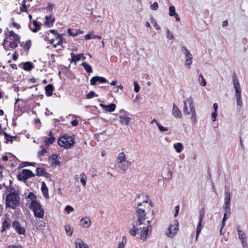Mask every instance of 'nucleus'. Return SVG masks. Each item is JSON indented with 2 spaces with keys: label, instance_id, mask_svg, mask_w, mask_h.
<instances>
[{
  "label": "nucleus",
  "instance_id": "obj_18",
  "mask_svg": "<svg viewBox=\"0 0 248 248\" xmlns=\"http://www.w3.org/2000/svg\"><path fill=\"white\" fill-rule=\"evenodd\" d=\"M75 244L76 248H89L88 245L84 243L80 239H77Z\"/></svg>",
  "mask_w": 248,
  "mask_h": 248
},
{
  "label": "nucleus",
  "instance_id": "obj_28",
  "mask_svg": "<svg viewBox=\"0 0 248 248\" xmlns=\"http://www.w3.org/2000/svg\"><path fill=\"white\" fill-rule=\"evenodd\" d=\"M173 147L178 153H181L184 148L183 145L180 142H177L174 144Z\"/></svg>",
  "mask_w": 248,
  "mask_h": 248
},
{
  "label": "nucleus",
  "instance_id": "obj_29",
  "mask_svg": "<svg viewBox=\"0 0 248 248\" xmlns=\"http://www.w3.org/2000/svg\"><path fill=\"white\" fill-rule=\"evenodd\" d=\"M64 228H65V230L66 234L69 236H72L73 234V227L68 224V225H65Z\"/></svg>",
  "mask_w": 248,
  "mask_h": 248
},
{
  "label": "nucleus",
  "instance_id": "obj_47",
  "mask_svg": "<svg viewBox=\"0 0 248 248\" xmlns=\"http://www.w3.org/2000/svg\"><path fill=\"white\" fill-rule=\"evenodd\" d=\"M157 125L158 127L159 131L161 132H163L168 130V128L162 126L158 123H157Z\"/></svg>",
  "mask_w": 248,
  "mask_h": 248
},
{
  "label": "nucleus",
  "instance_id": "obj_15",
  "mask_svg": "<svg viewBox=\"0 0 248 248\" xmlns=\"http://www.w3.org/2000/svg\"><path fill=\"white\" fill-rule=\"evenodd\" d=\"M172 114L176 118H181L182 116L181 110L174 103L173 104Z\"/></svg>",
  "mask_w": 248,
  "mask_h": 248
},
{
  "label": "nucleus",
  "instance_id": "obj_1",
  "mask_svg": "<svg viewBox=\"0 0 248 248\" xmlns=\"http://www.w3.org/2000/svg\"><path fill=\"white\" fill-rule=\"evenodd\" d=\"M137 220L135 224H134L130 231V234L135 236L138 234H140V238L142 240H145L150 229H152L151 220H147L146 224L144 222L146 220V213L144 210L141 208H137L136 211Z\"/></svg>",
  "mask_w": 248,
  "mask_h": 248
},
{
  "label": "nucleus",
  "instance_id": "obj_3",
  "mask_svg": "<svg viewBox=\"0 0 248 248\" xmlns=\"http://www.w3.org/2000/svg\"><path fill=\"white\" fill-rule=\"evenodd\" d=\"M31 210L33 211L35 217L43 218L44 211L41 204L36 201L33 200L29 206Z\"/></svg>",
  "mask_w": 248,
  "mask_h": 248
},
{
  "label": "nucleus",
  "instance_id": "obj_16",
  "mask_svg": "<svg viewBox=\"0 0 248 248\" xmlns=\"http://www.w3.org/2000/svg\"><path fill=\"white\" fill-rule=\"evenodd\" d=\"M100 106L104 110L108 112H112L116 108V105L114 103H111L108 105L100 104Z\"/></svg>",
  "mask_w": 248,
  "mask_h": 248
},
{
  "label": "nucleus",
  "instance_id": "obj_49",
  "mask_svg": "<svg viewBox=\"0 0 248 248\" xmlns=\"http://www.w3.org/2000/svg\"><path fill=\"white\" fill-rule=\"evenodd\" d=\"M167 37L169 40H172L174 39L172 33L168 29H167Z\"/></svg>",
  "mask_w": 248,
  "mask_h": 248
},
{
  "label": "nucleus",
  "instance_id": "obj_50",
  "mask_svg": "<svg viewBox=\"0 0 248 248\" xmlns=\"http://www.w3.org/2000/svg\"><path fill=\"white\" fill-rule=\"evenodd\" d=\"M134 85L135 92L136 93H138L140 89V85H139L138 83L136 81L134 82Z\"/></svg>",
  "mask_w": 248,
  "mask_h": 248
},
{
  "label": "nucleus",
  "instance_id": "obj_37",
  "mask_svg": "<svg viewBox=\"0 0 248 248\" xmlns=\"http://www.w3.org/2000/svg\"><path fill=\"white\" fill-rule=\"evenodd\" d=\"M236 98V103L238 106L241 107L243 104L242 97H241V93L240 94H235Z\"/></svg>",
  "mask_w": 248,
  "mask_h": 248
},
{
  "label": "nucleus",
  "instance_id": "obj_39",
  "mask_svg": "<svg viewBox=\"0 0 248 248\" xmlns=\"http://www.w3.org/2000/svg\"><path fill=\"white\" fill-rule=\"evenodd\" d=\"M80 182L83 186H85L86 184L87 177L84 173L80 174Z\"/></svg>",
  "mask_w": 248,
  "mask_h": 248
},
{
  "label": "nucleus",
  "instance_id": "obj_63",
  "mask_svg": "<svg viewBox=\"0 0 248 248\" xmlns=\"http://www.w3.org/2000/svg\"><path fill=\"white\" fill-rule=\"evenodd\" d=\"M12 25H13V26L15 28H16V29H19V28H20V25H19V24H18V23H16V22H14V21H13V22H12Z\"/></svg>",
  "mask_w": 248,
  "mask_h": 248
},
{
  "label": "nucleus",
  "instance_id": "obj_6",
  "mask_svg": "<svg viewBox=\"0 0 248 248\" xmlns=\"http://www.w3.org/2000/svg\"><path fill=\"white\" fill-rule=\"evenodd\" d=\"M179 223L177 220H174L173 224L170 225L169 228V233L167 235L171 238H172L177 233L179 229Z\"/></svg>",
  "mask_w": 248,
  "mask_h": 248
},
{
  "label": "nucleus",
  "instance_id": "obj_22",
  "mask_svg": "<svg viewBox=\"0 0 248 248\" xmlns=\"http://www.w3.org/2000/svg\"><path fill=\"white\" fill-rule=\"evenodd\" d=\"M54 89V86L52 84H48L45 87L46 94L47 96H50L52 95L53 91Z\"/></svg>",
  "mask_w": 248,
  "mask_h": 248
},
{
  "label": "nucleus",
  "instance_id": "obj_62",
  "mask_svg": "<svg viewBox=\"0 0 248 248\" xmlns=\"http://www.w3.org/2000/svg\"><path fill=\"white\" fill-rule=\"evenodd\" d=\"M92 31L90 32V33L87 34L85 36V40H89L91 38H92Z\"/></svg>",
  "mask_w": 248,
  "mask_h": 248
},
{
  "label": "nucleus",
  "instance_id": "obj_43",
  "mask_svg": "<svg viewBox=\"0 0 248 248\" xmlns=\"http://www.w3.org/2000/svg\"><path fill=\"white\" fill-rule=\"evenodd\" d=\"M46 223L43 221H38L36 223V228L37 229H40L41 228L45 227Z\"/></svg>",
  "mask_w": 248,
  "mask_h": 248
},
{
  "label": "nucleus",
  "instance_id": "obj_26",
  "mask_svg": "<svg viewBox=\"0 0 248 248\" xmlns=\"http://www.w3.org/2000/svg\"><path fill=\"white\" fill-rule=\"evenodd\" d=\"M125 155L124 152H121L119 154L117 157V162L118 164H120L122 163H123L125 161Z\"/></svg>",
  "mask_w": 248,
  "mask_h": 248
},
{
  "label": "nucleus",
  "instance_id": "obj_59",
  "mask_svg": "<svg viewBox=\"0 0 248 248\" xmlns=\"http://www.w3.org/2000/svg\"><path fill=\"white\" fill-rule=\"evenodd\" d=\"M22 164L23 165V167H26V166H29V165L34 166L35 163H30L28 162H24L22 163Z\"/></svg>",
  "mask_w": 248,
  "mask_h": 248
},
{
  "label": "nucleus",
  "instance_id": "obj_7",
  "mask_svg": "<svg viewBox=\"0 0 248 248\" xmlns=\"http://www.w3.org/2000/svg\"><path fill=\"white\" fill-rule=\"evenodd\" d=\"M182 50L184 52L185 55V64L190 67L192 62L193 56L186 46H182Z\"/></svg>",
  "mask_w": 248,
  "mask_h": 248
},
{
  "label": "nucleus",
  "instance_id": "obj_30",
  "mask_svg": "<svg viewBox=\"0 0 248 248\" xmlns=\"http://www.w3.org/2000/svg\"><path fill=\"white\" fill-rule=\"evenodd\" d=\"M81 65L83 66L86 71L88 73L93 72V69L92 66L86 62H83Z\"/></svg>",
  "mask_w": 248,
  "mask_h": 248
},
{
  "label": "nucleus",
  "instance_id": "obj_36",
  "mask_svg": "<svg viewBox=\"0 0 248 248\" xmlns=\"http://www.w3.org/2000/svg\"><path fill=\"white\" fill-rule=\"evenodd\" d=\"M183 102H184V108H183L184 114L185 115H189L191 111L190 112L188 111V108L186 105L187 102H188L187 99L186 100H184L183 101Z\"/></svg>",
  "mask_w": 248,
  "mask_h": 248
},
{
  "label": "nucleus",
  "instance_id": "obj_9",
  "mask_svg": "<svg viewBox=\"0 0 248 248\" xmlns=\"http://www.w3.org/2000/svg\"><path fill=\"white\" fill-rule=\"evenodd\" d=\"M12 227L16 231V232L19 234H25L26 230L25 228L21 226L19 222L17 221H14L12 224Z\"/></svg>",
  "mask_w": 248,
  "mask_h": 248
},
{
  "label": "nucleus",
  "instance_id": "obj_13",
  "mask_svg": "<svg viewBox=\"0 0 248 248\" xmlns=\"http://www.w3.org/2000/svg\"><path fill=\"white\" fill-rule=\"evenodd\" d=\"M232 79H233V87L235 90V94H240L241 90H240V85L238 82V80L237 78L236 75L235 73H234L232 75Z\"/></svg>",
  "mask_w": 248,
  "mask_h": 248
},
{
  "label": "nucleus",
  "instance_id": "obj_54",
  "mask_svg": "<svg viewBox=\"0 0 248 248\" xmlns=\"http://www.w3.org/2000/svg\"><path fill=\"white\" fill-rule=\"evenodd\" d=\"M152 23L153 24L154 27L156 30H159L160 29V27L157 24V23H156V21L155 19L152 20Z\"/></svg>",
  "mask_w": 248,
  "mask_h": 248
},
{
  "label": "nucleus",
  "instance_id": "obj_19",
  "mask_svg": "<svg viewBox=\"0 0 248 248\" xmlns=\"http://www.w3.org/2000/svg\"><path fill=\"white\" fill-rule=\"evenodd\" d=\"M80 223L83 228H88L91 225V221L90 219L88 217L83 218L80 219Z\"/></svg>",
  "mask_w": 248,
  "mask_h": 248
},
{
  "label": "nucleus",
  "instance_id": "obj_44",
  "mask_svg": "<svg viewBox=\"0 0 248 248\" xmlns=\"http://www.w3.org/2000/svg\"><path fill=\"white\" fill-rule=\"evenodd\" d=\"M177 14L175 12V8L173 6H170L169 7V16H173Z\"/></svg>",
  "mask_w": 248,
  "mask_h": 248
},
{
  "label": "nucleus",
  "instance_id": "obj_40",
  "mask_svg": "<svg viewBox=\"0 0 248 248\" xmlns=\"http://www.w3.org/2000/svg\"><path fill=\"white\" fill-rule=\"evenodd\" d=\"M205 217V211L204 210V208H202L199 211V220H200L201 221H202L203 218Z\"/></svg>",
  "mask_w": 248,
  "mask_h": 248
},
{
  "label": "nucleus",
  "instance_id": "obj_34",
  "mask_svg": "<svg viewBox=\"0 0 248 248\" xmlns=\"http://www.w3.org/2000/svg\"><path fill=\"white\" fill-rule=\"evenodd\" d=\"M198 81L202 86H205L206 85V81L202 74L199 76Z\"/></svg>",
  "mask_w": 248,
  "mask_h": 248
},
{
  "label": "nucleus",
  "instance_id": "obj_64",
  "mask_svg": "<svg viewBox=\"0 0 248 248\" xmlns=\"http://www.w3.org/2000/svg\"><path fill=\"white\" fill-rule=\"evenodd\" d=\"M28 198L31 199H33L35 198V195L32 192H30L28 195Z\"/></svg>",
  "mask_w": 248,
  "mask_h": 248
},
{
  "label": "nucleus",
  "instance_id": "obj_4",
  "mask_svg": "<svg viewBox=\"0 0 248 248\" xmlns=\"http://www.w3.org/2000/svg\"><path fill=\"white\" fill-rule=\"evenodd\" d=\"M75 143L74 138L67 134L64 135L58 140V144L60 146L69 149Z\"/></svg>",
  "mask_w": 248,
  "mask_h": 248
},
{
  "label": "nucleus",
  "instance_id": "obj_52",
  "mask_svg": "<svg viewBox=\"0 0 248 248\" xmlns=\"http://www.w3.org/2000/svg\"><path fill=\"white\" fill-rule=\"evenodd\" d=\"M158 8V3L156 2H154L150 6L151 9L152 10H156Z\"/></svg>",
  "mask_w": 248,
  "mask_h": 248
},
{
  "label": "nucleus",
  "instance_id": "obj_53",
  "mask_svg": "<svg viewBox=\"0 0 248 248\" xmlns=\"http://www.w3.org/2000/svg\"><path fill=\"white\" fill-rule=\"evenodd\" d=\"M23 5L20 8V11H22V12H27L28 9H27V6L25 5V1L24 0L23 1Z\"/></svg>",
  "mask_w": 248,
  "mask_h": 248
},
{
  "label": "nucleus",
  "instance_id": "obj_46",
  "mask_svg": "<svg viewBox=\"0 0 248 248\" xmlns=\"http://www.w3.org/2000/svg\"><path fill=\"white\" fill-rule=\"evenodd\" d=\"M94 96H98V95L97 94H96L95 92L92 91H90L87 95H86V97L88 98V99H91V98H93V97Z\"/></svg>",
  "mask_w": 248,
  "mask_h": 248
},
{
  "label": "nucleus",
  "instance_id": "obj_20",
  "mask_svg": "<svg viewBox=\"0 0 248 248\" xmlns=\"http://www.w3.org/2000/svg\"><path fill=\"white\" fill-rule=\"evenodd\" d=\"M23 66L22 68L27 71H30L34 68V65L31 62H27L22 63Z\"/></svg>",
  "mask_w": 248,
  "mask_h": 248
},
{
  "label": "nucleus",
  "instance_id": "obj_11",
  "mask_svg": "<svg viewBox=\"0 0 248 248\" xmlns=\"http://www.w3.org/2000/svg\"><path fill=\"white\" fill-rule=\"evenodd\" d=\"M129 162L128 161L125 162L124 163L117 164L115 165L116 170L118 172L120 173H124L128 168Z\"/></svg>",
  "mask_w": 248,
  "mask_h": 248
},
{
  "label": "nucleus",
  "instance_id": "obj_56",
  "mask_svg": "<svg viewBox=\"0 0 248 248\" xmlns=\"http://www.w3.org/2000/svg\"><path fill=\"white\" fill-rule=\"evenodd\" d=\"M68 32L69 34V35L72 36H76L78 35V31H76V32H73L72 31V30L70 29H68Z\"/></svg>",
  "mask_w": 248,
  "mask_h": 248
},
{
  "label": "nucleus",
  "instance_id": "obj_55",
  "mask_svg": "<svg viewBox=\"0 0 248 248\" xmlns=\"http://www.w3.org/2000/svg\"><path fill=\"white\" fill-rule=\"evenodd\" d=\"M65 210L69 213L74 211V208L70 205H67L65 208Z\"/></svg>",
  "mask_w": 248,
  "mask_h": 248
},
{
  "label": "nucleus",
  "instance_id": "obj_5",
  "mask_svg": "<svg viewBox=\"0 0 248 248\" xmlns=\"http://www.w3.org/2000/svg\"><path fill=\"white\" fill-rule=\"evenodd\" d=\"M34 176L35 174L31 170L24 169L22 170L21 173H19L17 175V178L18 180L25 183L29 178Z\"/></svg>",
  "mask_w": 248,
  "mask_h": 248
},
{
  "label": "nucleus",
  "instance_id": "obj_17",
  "mask_svg": "<svg viewBox=\"0 0 248 248\" xmlns=\"http://www.w3.org/2000/svg\"><path fill=\"white\" fill-rule=\"evenodd\" d=\"M11 220L9 218H6L3 222H2V229L1 232H3L6 231L7 230L9 229L11 226Z\"/></svg>",
  "mask_w": 248,
  "mask_h": 248
},
{
  "label": "nucleus",
  "instance_id": "obj_27",
  "mask_svg": "<svg viewBox=\"0 0 248 248\" xmlns=\"http://www.w3.org/2000/svg\"><path fill=\"white\" fill-rule=\"evenodd\" d=\"M45 145L46 147H48L50 144L53 143L56 139L53 136H51L50 138L45 137Z\"/></svg>",
  "mask_w": 248,
  "mask_h": 248
},
{
  "label": "nucleus",
  "instance_id": "obj_33",
  "mask_svg": "<svg viewBox=\"0 0 248 248\" xmlns=\"http://www.w3.org/2000/svg\"><path fill=\"white\" fill-rule=\"evenodd\" d=\"M9 36L10 37H13L14 41H18L20 40V36L14 32L13 31H9Z\"/></svg>",
  "mask_w": 248,
  "mask_h": 248
},
{
  "label": "nucleus",
  "instance_id": "obj_35",
  "mask_svg": "<svg viewBox=\"0 0 248 248\" xmlns=\"http://www.w3.org/2000/svg\"><path fill=\"white\" fill-rule=\"evenodd\" d=\"M33 24L35 26V28L32 30V31L33 32H36L41 29L40 25L36 20H34L33 21Z\"/></svg>",
  "mask_w": 248,
  "mask_h": 248
},
{
  "label": "nucleus",
  "instance_id": "obj_57",
  "mask_svg": "<svg viewBox=\"0 0 248 248\" xmlns=\"http://www.w3.org/2000/svg\"><path fill=\"white\" fill-rule=\"evenodd\" d=\"M58 157H59L58 155L56 154H53L50 156V158L54 162L58 159Z\"/></svg>",
  "mask_w": 248,
  "mask_h": 248
},
{
  "label": "nucleus",
  "instance_id": "obj_23",
  "mask_svg": "<svg viewBox=\"0 0 248 248\" xmlns=\"http://www.w3.org/2000/svg\"><path fill=\"white\" fill-rule=\"evenodd\" d=\"M120 123L123 125H128L131 121V118L126 116H120Z\"/></svg>",
  "mask_w": 248,
  "mask_h": 248
},
{
  "label": "nucleus",
  "instance_id": "obj_48",
  "mask_svg": "<svg viewBox=\"0 0 248 248\" xmlns=\"http://www.w3.org/2000/svg\"><path fill=\"white\" fill-rule=\"evenodd\" d=\"M31 42L30 40L26 41L25 44V47L26 48L27 51L28 52L29 51V49L31 46Z\"/></svg>",
  "mask_w": 248,
  "mask_h": 248
},
{
  "label": "nucleus",
  "instance_id": "obj_51",
  "mask_svg": "<svg viewBox=\"0 0 248 248\" xmlns=\"http://www.w3.org/2000/svg\"><path fill=\"white\" fill-rule=\"evenodd\" d=\"M229 217V216H228V214H227V213H224V216L223 217V219H222V227H224L225 226V221H226V219L228 218Z\"/></svg>",
  "mask_w": 248,
  "mask_h": 248
},
{
  "label": "nucleus",
  "instance_id": "obj_21",
  "mask_svg": "<svg viewBox=\"0 0 248 248\" xmlns=\"http://www.w3.org/2000/svg\"><path fill=\"white\" fill-rule=\"evenodd\" d=\"M70 55L71 56V60L70 62L71 63L74 62L75 65L77 64V62L78 61L81 60V57L82 56V53L75 55L73 53H71Z\"/></svg>",
  "mask_w": 248,
  "mask_h": 248
},
{
  "label": "nucleus",
  "instance_id": "obj_32",
  "mask_svg": "<svg viewBox=\"0 0 248 248\" xmlns=\"http://www.w3.org/2000/svg\"><path fill=\"white\" fill-rule=\"evenodd\" d=\"M46 21L45 22V25H48L50 23L53 24V23L55 22V18L51 17V16H46L45 17Z\"/></svg>",
  "mask_w": 248,
  "mask_h": 248
},
{
  "label": "nucleus",
  "instance_id": "obj_38",
  "mask_svg": "<svg viewBox=\"0 0 248 248\" xmlns=\"http://www.w3.org/2000/svg\"><path fill=\"white\" fill-rule=\"evenodd\" d=\"M3 134L4 135L5 139L6 140V142H10L12 143L13 141V139L16 138L15 137H12L10 136L8 134L5 132H4Z\"/></svg>",
  "mask_w": 248,
  "mask_h": 248
},
{
  "label": "nucleus",
  "instance_id": "obj_60",
  "mask_svg": "<svg viewBox=\"0 0 248 248\" xmlns=\"http://www.w3.org/2000/svg\"><path fill=\"white\" fill-rule=\"evenodd\" d=\"M54 4L51 3H48L47 6V9L51 11L54 7Z\"/></svg>",
  "mask_w": 248,
  "mask_h": 248
},
{
  "label": "nucleus",
  "instance_id": "obj_45",
  "mask_svg": "<svg viewBox=\"0 0 248 248\" xmlns=\"http://www.w3.org/2000/svg\"><path fill=\"white\" fill-rule=\"evenodd\" d=\"M17 41H10L9 42L8 46H9L12 48L15 49L18 46L17 43H16Z\"/></svg>",
  "mask_w": 248,
  "mask_h": 248
},
{
  "label": "nucleus",
  "instance_id": "obj_25",
  "mask_svg": "<svg viewBox=\"0 0 248 248\" xmlns=\"http://www.w3.org/2000/svg\"><path fill=\"white\" fill-rule=\"evenodd\" d=\"M41 190L42 193L46 199L49 198L48 192V188L46 186L45 182H43L41 186Z\"/></svg>",
  "mask_w": 248,
  "mask_h": 248
},
{
  "label": "nucleus",
  "instance_id": "obj_42",
  "mask_svg": "<svg viewBox=\"0 0 248 248\" xmlns=\"http://www.w3.org/2000/svg\"><path fill=\"white\" fill-rule=\"evenodd\" d=\"M126 243V238L125 236H123L122 237V241L119 243L118 247L117 248H124V245Z\"/></svg>",
  "mask_w": 248,
  "mask_h": 248
},
{
  "label": "nucleus",
  "instance_id": "obj_58",
  "mask_svg": "<svg viewBox=\"0 0 248 248\" xmlns=\"http://www.w3.org/2000/svg\"><path fill=\"white\" fill-rule=\"evenodd\" d=\"M217 111H214L212 113L211 117H212V121L213 122H215V121L216 120V118L217 117Z\"/></svg>",
  "mask_w": 248,
  "mask_h": 248
},
{
  "label": "nucleus",
  "instance_id": "obj_12",
  "mask_svg": "<svg viewBox=\"0 0 248 248\" xmlns=\"http://www.w3.org/2000/svg\"><path fill=\"white\" fill-rule=\"evenodd\" d=\"M97 82L100 83H104L108 82V80L105 78L99 76L93 77L90 80V84L93 86L95 85Z\"/></svg>",
  "mask_w": 248,
  "mask_h": 248
},
{
  "label": "nucleus",
  "instance_id": "obj_10",
  "mask_svg": "<svg viewBox=\"0 0 248 248\" xmlns=\"http://www.w3.org/2000/svg\"><path fill=\"white\" fill-rule=\"evenodd\" d=\"M188 103H189V108L190 109L191 113L192 114L191 119L194 121L195 123L196 122V113L195 109V106L193 103V99L191 97L187 98Z\"/></svg>",
  "mask_w": 248,
  "mask_h": 248
},
{
  "label": "nucleus",
  "instance_id": "obj_61",
  "mask_svg": "<svg viewBox=\"0 0 248 248\" xmlns=\"http://www.w3.org/2000/svg\"><path fill=\"white\" fill-rule=\"evenodd\" d=\"M47 151L45 149H42V150L38 152V155L40 156L44 155L46 153Z\"/></svg>",
  "mask_w": 248,
  "mask_h": 248
},
{
  "label": "nucleus",
  "instance_id": "obj_41",
  "mask_svg": "<svg viewBox=\"0 0 248 248\" xmlns=\"http://www.w3.org/2000/svg\"><path fill=\"white\" fill-rule=\"evenodd\" d=\"M56 39H59L58 42L57 43L58 46H61L62 48L60 49L62 50L63 47L62 46V34H58V36L56 37Z\"/></svg>",
  "mask_w": 248,
  "mask_h": 248
},
{
  "label": "nucleus",
  "instance_id": "obj_2",
  "mask_svg": "<svg viewBox=\"0 0 248 248\" xmlns=\"http://www.w3.org/2000/svg\"><path fill=\"white\" fill-rule=\"evenodd\" d=\"M20 197L15 191L10 192L6 196V207L15 209L19 205Z\"/></svg>",
  "mask_w": 248,
  "mask_h": 248
},
{
  "label": "nucleus",
  "instance_id": "obj_8",
  "mask_svg": "<svg viewBox=\"0 0 248 248\" xmlns=\"http://www.w3.org/2000/svg\"><path fill=\"white\" fill-rule=\"evenodd\" d=\"M225 206L224 211L225 213H227L229 216L231 215V209L230 207V194L229 192H225Z\"/></svg>",
  "mask_w": 248,
  "mask_h": 248
},
{
  "label": "nucleus",
  "instance_id": "obj_24",
  "mask_svg": "<svg viewBox=\"0 0 248 248\" xmlns=\"http://www.w3.org/2000/svg\"><path fill=\"white\" fill-rule=\"evenodd\" d=\"M36 175L39 176H45L46 177L49 175L47 172H46L44 168H37L36 170Z\"/></svg>",
  "mask_w": 248,
  "mask_h": 248
},
{
  "label": "nucleus",
  "instance_id": "obj_31",
  "mask_svg": "<svg viewBox=\"0 0 248 248\" xmlns=\"http://www.w3.org/2000/svg\"><path fill=\"white\" fill-rule=\"evenodd\" d=\"M202 221H201L200 220H199V222L198 223V225L197 226L196 228V240H197L198 236L199 234L200 233L202 229Z\"/></svg>",
  "mask_w": 248,
  "mask_h": 248
},
{
  "label": "nucleus",
  "instance_id": "obj_14",
  "mask_svg": "<svg viewBox=\"0 0 248 248\" xmlns=\"http://www.w3.org/2000/svg\"><path fill=\"white\" fill-rule=\"evenodd\" d=\"M237 231L238 233V238L241 241L243 247H246L247 243L245 233L240 230L239 227L237 228Z\"/></svg>",
  "mask_w": 248,
  "mask_h": 248
}]
</instances>
